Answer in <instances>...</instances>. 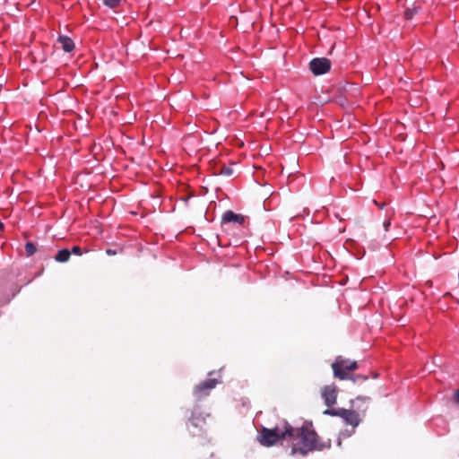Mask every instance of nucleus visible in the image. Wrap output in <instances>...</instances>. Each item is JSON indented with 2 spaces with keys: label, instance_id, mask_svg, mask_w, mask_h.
Listing matches in <instances>:
<instances>
[{
  "label": "nucleus",
  "instance_id": "1",
  "mask_svg": "<svg viewBox=\"0 0 459 459\" xmlns=\"http://www.w3.org/2000/svg\"><path fill=\"white\" fill-rule=\"evenodd\" d=\"M286 441L290 447V455L302 457L314 451L329 449L332 445L331 439H322L317 435L311 423H305L299 428L291 426Z\"/></svg>",
  "mask_w": 459,
  "mask_h": 459
},
{
  "label": "nucleus",
  "instance_id": "2",
  "mask_svg": "<svg viewBox=\"0 0 459 459\" xmlns=\"http://www.w3.org/2000/svg\"><path fill=\"white\" fill-rule=\"evenodd\" d=\"M291 430V425L283 420L273 429L263 427L257 436L258 442L266 447L277 444L280 440H287V435Z\"/></svg>",
  "mask_w": 459,
  "mask_h": 459
},
{
  "label": "nucleus",
  "instance_id": "3",
  "mask_svg": "<svg viewBox=\"0 0 459 459\" xmlns=\"http://www.w3.org/2000/svg\"><path fill=\"white\" fill-rule=\"evenodd\" d=\"M331 367L333 377L340 380L353 379L352 373L359 368L356 360L342 356H337Z\"/></svg>",
  "mask_w": 459,
  "mask_h": 459
},
{
  "label": "nucleus",
  "instance_id": "4",
  "mask_svg": "<svg viewBox=\"0 0 459 459\" xmlns=\"http://www.w3.org/2000/svg\"><path fill=\"white\" fill-rule=\"evenodd\" d=\"M218 380L215 378H209L201 382L194 388L193 394L195 397L198 400H201L208 396L211 391L218 385Z\"/></svg>",
  "mask_w": 459,
  "mask_h": 459
},
{
  "label": "nucleus",
  "instance_id": "5",
  "mask_svg": "<svg viewBox=\"0 0 459 459\" xmlns=\"http://www.w3.org/2000/svg\"><path fill=\"white\" fill-rule=\"evenodd\" d=\"M309 69L315 75H321L331 69V61L325 57L314 58L309 63Z\"/></svg>",
  "mask_w": 459,
  "mask_h": 459
},
{
  "label": "nucleus",
  "instance_id": "6",
  "mask_svg": "<svg viewBox=\"0 0 459 459\" xmlns=\"http://www.w3.org/2000/svg\"><path fill=\"white\" fill-rule=\"evenodd\" d=\"M337 395H338V389H337V386L333 384L325 385L322 388V391H321L322 399L324 400L325 404L329 408L333 407L336 403Z\"/></svg>",
  "mask_w": 459,
  "mask_h": 459
},
{
  "label": "nucleus",
  "instance_id": "7",
  "mask_svg": "<svg viewBox=\"0 0 459 459\" xmlns=\"http://www.w3.org/2000/svg\"><path fill=\"white\" fill-rule=\"evenodd\" d=\"M340 418H342L347 425H351L353 429L358 427L361 421L359 414L354 410L342 408Z\"/></svg>",
  "mask_w": 459,
  "mask_h": 459
},
{
  "label": "nucleus",
  "instance_id": "8",
  "mask_svg": "<svg viewBox=\"0 0 459 459\" xmlns=\"http://www.w3.org/2000/svg\"><path fill=\"white\" fill-rule=\"evenodd\" d=\"M221 221L222 223H237L238 225H243L246 221V217L229 210L223 213Z\"/></svg>",
  "mask_w": 459,
  "mask_h": 459
},
{
  "label": "nucleus",
  "instance_id": "9",
  "mask_svg": "<svg viewBox=\"0 0 459 459\" xmlns=\"http://www.w3.org/2000/svg\"><path fill=\"white\" fill-rule=\"evenodd\" d=\"M205 420L206 415L200 411L198 408H195L192 411L191 418L189 419L191 426L203 429V427L205 425Z\"/></svg>",
  "mask_w": 459,
  "mask_h": 459
},
{
  "label": "nucleus",
  "instance_id": "10",
  "mask_svg": "<svg viewBox=\"0 0 459 459\" xmlns=\"http://www.w3.org/2000/svg\"><path fill=\"white\" fill-rule=\"evenodd\" d=\"M58 40L65 52H71L74 48V43L70 38L60 36Z\"/></svg>",
  "mask_w": 459,
  "mask_h": 459
},
{
  "label": "nucleus",
  "instance_id": "11",
  "mask_svg": "<svg viewBox=\"0 0 459 459\" xmlns=\"http://www.w3.org/2000/svg\"><path fill=\"white\" fill-rule=\"evenodd\" d=\"M71 252L68 249H62L57 252L55 260L58 263H65L70 259Z\"/></svg>",
  "mask_w": 459,
  "mask_h": 459
},
{
  "label": "nucleus",
  "instance_id": "12",
  "mask_svg": "<svg viewBox=\"0 0 459 459\" xmlns=\"http://www.w3.org/2000/svg\"><path fill=\"white\" fill-rule=\"evenodd\" d=\"M37 251V247L32 242H27L25 245V252L27 256H31Z\"/></svg>",
  "mask_w": 459,
  "mask_h": 459
},
{
  "label": "nucleus",
  "instance_id": "13",
  "mask_svg": "<svg viewBox=\"0 0 459 459\" xmlns=\"http://www.w3.org/2000/svg\"><path fill=\"white\" fill-rule=\"evenodd\" d=\"M341 411H342V408L333 409L332 407L331 408L328 407V409L324 411V414L340 417Z\"/></svg>",
  "mask_w": 459,
  "mask_h": 459
},
{
  "label": "nucleus",
  "instance_id": "14",
  "mask_svg": "<svg viewBox=\"0 0 459 459\" xmlns=\"http://www.w3.org/2000/svg\"><path fill=\"white\" fill-rule=\"evenodd\" d=\"M104 4L110 7V8H116L119 5L121 0H103Z\"/></svg>",
  "mask_w": 459,
  "mask_h": 459
},
{
  "label": "nucleus",
  "instance_id": "15",
  "mask_svg": "<svg viewBox=\"0 0 459 459\" xmlns=\"http://www.w3.org/2000/svg\"><path fill=\"white\" fill-rule=\"evenodd\" d=\"M70 252H71V254H74V255H82V248L79 246L73 247L72 249L70 250Z\"/></svg>",
  "mask_w": 459,
  "mask_h": 459
},
{
  "label": "nucleus",
  "instance_id": "16",
  "mask_svg": "<svg viewBox=\"0 0 459 459\" xmlns=\"http://www.w3.org/2000/svg\"><path fill=\"white\" fill-rule=\"evenodd\" d=\"M232 172H233L232 169L229 168V167H223L221 171V174L226 175V176H230L232 174Z\"/></svg>",
  "mask_w": 459,
  "mask_h": 459
},
{
  "label": "nucleus",
  "instance_id": "17",
  "mask_svg": "<svg viewBox=\"0 0 459 459\" xmlns=\"http://www.w3.org/2000/svg\"><path fill=\"white\" fill-rule=\"evenodd\" d=\"M390 225H391V221L389 220L385 221L383 222V226H384L385 231H387L389 230Z\"/></svg>",
  "mask_w": 459,
  "mask_h": 459
},
{
  "label": "nucleus",
  "instance_id": "18",
  "mask_svg": "<svg viewBox=\"0 0 459 459\" xmlns=\"http://www.w3.org/2000/svg\"><path fill=\"white\" fill-rule=\"evenodd\" d=\"M454 401L455 403H459V389L455 392Z\"/></svg>",
  "mask_w": 459,
  "mask_h": 459
},
{
  "label": "nucleus",
  "instance_id": "19",
  "mask_svg": "<svg viewBox=\"0 0 459 459\" xmlns=\"http://www.w3.org/2000/svg\"><path fill=\"white\" fill-rule=\"evenodd\" d=\"M106 254H107L108 255H116V254H117V251H116V250H113V249H109V248H108V249H107V250H106Z\"/></svg>",
  "mask_w": 459,
  "mask_h": 459
},
{
  "label": "nucleus",
  "instance_id": "20",
  "mask_svg": "<svg viewBox=\"0 0 459 459\" xmlns=\"http://www.w3.org/2000/svg\"><path fill=\"white\" fill-rule=\"evenodd\" d=\"M351 435V432H342L341 436L346 437H350Z\"/></svg>",
  "mask_w": 459,
  "mask_h": 459
},
{
  "label": "nucleus",
  "instance_id": "21",
  "mask_svg": "<svg viewBox=\"0 0 459 459\" xmlns=\"http://www.w3.org/2000/svg\"><path fill=\"white\" fill-rule=\"evenodd\" d=\"M374 203H375L376 204H377V205H378V207H379L380 209H382V208L384 207V205H385L384 204H378L377 203V201H374Z\"/></svg>",
  "mask_w": 459,
  "mask_h": 459
},
{
  "label": "nucleus",
  "instance_id": "22",
  "mask_svg": "<svg viewBox=\"0 0 459 459\" xmlns=\"http://www.w3.org/2000/svg\"><path fill=\"white\" fill-rule=\"evenodd\" d=\"M4 224L0 221V230H3Z\"/></svg>",
  "mask_w": 459,
  "mask_h": 459
}]
</instances>
